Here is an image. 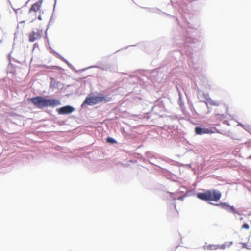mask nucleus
Listing matches in <instances>:
<instances>
[{
	"label": "nucleus",
	"mask_w": 251,
	"mask_h": 251,
	"mask_svg": "<svg viewBox=\"0 0 251 251\" xmlns=\"http://www.w3.org/2000/svg\"><path fill=\"white\" fill-rule=\"evenodd\" d=\"M29 100L36 107L43 109L45 107H54L61 104L59 100L56 99H46L42 96H36L29 99Z\"/></svg>",
	"instance_id": "1"
},
{
	"label": "nucleus",
	"mask_w": 251,
	"mask_h": 251,
	"mask_svg": "<svg viewBox=\"0 0 251 251\" xmlns=\"http://www.w3.org/2000/svg\"><path fill=\"white\" fill-rule=\"evenodd\" d=\"M197 197L205 201H218L221 197V193L215 189L207 190L203 192L197 193Z\"/></svg>",
	"instance_id": "2"
},
{
	"label": "nucleus",
	"mask_w": 251,
	"mask_h": 251,
	"mask_svg": "<svg viewBox=\"0 0 251 251\" xmlns=\"http://www.w3.org/2000/svg\"><path fill=\"white\" fill-rule=\"evenodd\" d=\"M110 100L111 98L104 96L102 95L99 96H89L85 99L83 105L86 104L89 105H93L101 102H106Z\"/></svg>",
	"instance_id": "3"
},
{
	"label": "nucleus",
	"mask_w": 251,
	"mask_h": 251,
	"mask_svg": "<svg viewBox=\"0 0 251 251\" xmlns=\"http://www.w3.org/2000/svg\"><path fill=\"white\" fill-rule=\"evenodd\" d=\"M208 103L210 105L217 106L218 107V110L220 111V113H217L215 114V117L216 119L223 120L225 118L226 115L227 114L228 108L224 104H218L217 102L212 100L208 101Z\"/></svg>",
	"instance_id": "4"
},
{
	"label": "nucleus",
	"mask_w": 251,
	"mask_h": 251,
	"mask_svg": "<svg viewBox=\"0 0 251 251\" xmlns=\"http://www.w3.org/2000/svg\"><path fill=\"white\" fill-rule=\"evenodd\" d=\"M43 0H40L33 4L28 11V15L27 19H32L33 20L37 16V13H40L41 8L43 3Z\"/></svg>",
	"instance_id": "5"
},
{
	"label": "nucleus",
	"mask_w": 251,
	"mask_h": 251,
	"mask_svg": "<svg viewBox=\"0 0 251 251\" xmlns=\"http://www.w3.org/2000/svg\"><path fill=\"white\" fill-rule=\"evenodd\" d=\"M43 34V31L42 30L36 29L32 31L28 35L29 41L33 42L36 40H40Z\"/></svg>",
	"instance_id": "6"
},
{
	"label": "nucleus",
	"mask_w": 251,
	"mask_h": 251,
	"mask_svg": "<svg viewBox=\"0 0 251 251\" xmlns=\"http://www.w3.org/2000/svg\"><path fill=\"white\" fill-rule=\"evenodd\" d=\"M231 244L232 242H225L222 244H209L207 246V248L209 250H224L226 247H229Z\"/></svg>",
	"instance_id": "7"
},
{
	"label": "nucleus",
	"mask_w": 251,
	"mask_h": 251,
	"mask_svg": "<svg viewBox=\"0 0 251 251\" xmlns=\"http://www.w3.org/2000/svg\"><path fill=\"white\" fill-rule=\"evenodd\" d=\"M74 111V108L70 106L67 105L61 108H58L57 111L59 114H66L72 113Z\"/></svg>",
	"instance_id": "8"
},
{
	"label": "nucleus",
	"mask_w": 251,
	"mask_h": 251,
	"mask_svg": "<svg viewBox=\"0 0 251 251\" xmlns=\"http://www.w3.org/2000/svg\"><path fill=\"white\" fill-rule=\"evenodd\" d=\"M195 133L197 135H201L204 134H210L214 133L210 129L201 128L200 127H196L195 128Z\"/></svg>",
	"instance_id": "9"
},
{
	"label": "nucleus",
	"mask_w": 251,
	"mask_h": 251,
	"mask_svg": "<svg viewBox=\"0 0 251 251\" xmlns=\"http://www.w3.org/2000/svg\"><path fill=\"white\" fill-rule=\"evenodd\" d=\"M15 13L17 17L21 18L23 17L24 14L26 13L25 8H19L15 10Z\"/></svg>",
	"instance_id": "10"
},
{
	"label": "nucleus",
	"mask_w": 251,
	"mask_h": 251,
	"mask_svg": "<svg viewBox=\"0 0 251 251\" xmlns=\"http://www.w3.org/2000/svg\"><path fill=\"white\" fill-rule=\"evenodd\" d=\"M217 205L220 206L222 208L225 209L226 210H228L229 205L226 204V203H221L219 204H217Z\"/></svg>",
	"instance_id": "11"
},
{
	"label": "nucleus",
	"mask_w": 251,
	"mask_h": 251,
	"mask_svg": "<svg viewBox=\"0 0 251 251\" xmlns=\"http://www.w3.org/2000/svg\"><path fill=\"white\" fill-rule=\"evenodd\" d=\"M106 141L108 143H115L116 142V141L111 138V137H108L107 139H106Z\"/></svg>",
	"instance_id": "12"
},
{
	"label": "nucleus",
	"mask_w": 251,
	"mask_h": 251,
	"mask_svg": "<svg viewBox=\"0 0 251 251\" xmlns=\"http://www.w3.org/2000/svg\"><path fill=\"white\" fill-rule=\"evenodd\" d=\"M228 211H231V212L234 213L236 212L235 209L234 207L232 206H229Z\"/></svg>",
	"instance_id": "13"
},
{
	"label": "nucleus",
	"mask_w": 251,
	"mask_h": 251,
	"mask_svg": "<svg viewBox=\"0 0 251 251\" xmlns=\"http://www.w3.org/2000/svg\"><path fill=\"white\" fill-rule=\"evenodd\" d=\"M242 228H244L245 229H248L249 228V225L247 223L243 224L242 226Z\"/></svg>",
	"instance_id": "14"
},
{
	"label": "nucleus",
	"mask_w": 251,
	"mask_h": 251,
	"mask_svg": "<svg viewBox=\"0 0 251 251\" xmlns=\"http://www.w3.org/2000/svg\"><path fill=\"white\" fill-rule=\"evenodd\" d=\"M38 19H39V20H40L42 19L41 15V14H39V16H38Z\"/></svg>",
	"instance_id": "15"
}]
</instances>
